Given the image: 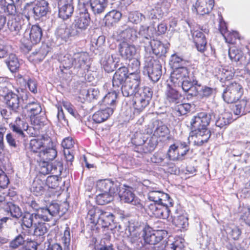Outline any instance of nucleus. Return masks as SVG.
Wrapping results in <instances>:
<instances>
[{
  "instance_id": "obj_19",
  "label": "nucleus",
  "mask_w": 250,
  "mask_h": 250,
  "mask_svg": "<svg viewBox=\"0 0 250 250\" xmlns=\"http://www.w3.org/2000/svg\"><path fill=\"white\" fill-rule=\"evenodd\" d=\"M49 143H51V146H45V147L40 152L39 154H37V158L50 162L57 157V151L55 146L53 145L51 139H50Z\"/></svg>"
},
{
  "instance_id": "obj_53",
  "label": "nucleus",
  "mask_w": 250,
  "mask_h": 250,
  "mask_svg": "<svg viewBox=\"0 0 250 250\" xmlns=\"http://www.w3.org/2000/svg\"><path fill=\"white\" fill-rule=\"evenodd\" d=\"M226 42L229 44H234L237 40H240V36L237 31H229L223 36Z\"/></svg>"
},
{
  "instance_id": "obj_47",
  "label": "nucleus",
  "mask_w": 250,
  "mask_h": 250,
  "mask_svg": "<svg viewBox=\"0 0 250 250\" xmlns=\"http://www.w3.org/2000/svg\"><path fill=\"white\" fill-rule=\"evenodd\" d=\"M229 56L232 61L237 62L242 60L243 53L241 50L235 47H232L229 49Z\"/></svg>"
},
{
  "instance_id": "obj_31",
  "label": "nucleus",
  "mask_w": 250,
  "mask_h": 250,
  "mask_svg": "<svg viewBox=\"0 0 250 250\" xmlns=\"http://www.w3.org/2000/svg\"><path fill=\"white\" fill-rule=\"evenodd\" d=\"M151 47L153 53L158 57L165 56L168 49L167 46L157 40H154L152 41Z\"/></svg>"
},
{
  "instance_id": "obj_33",
  "label": "nucleus",
  "mask_w": 250,
  "mask_h": 250,
  "mask_svg": "<svg viewBox=\"0 0 250 250\" xmlns=\"http://www.w3.org/2000/svg\"><path fill=\"white\" fill-rule=\"evenodd\" d=\"M90 6L95 14L104 12L107 6V0H90Z\"/></svg>"
},
{
  "instance_id": "obj_36",
  "label": "nucleus",
  "mask_w": 250,
  "mask_h": 250,
  "mask_svg": "<svg viewBox=\"0 0 250 250\" xmlns=\"http://www.w3.org/2000/svg\"><path fill=\"white\" fill-rule=\"evenodd\" d=\"M100 214L99 219L101 221V224L103 228H108L113 222L114 216L110 212H107L102 210H99Z\"/></svg>"
},
{
  "instance_id": "obj_51",
  "label": "nucleus",
  "mask_w": 250,
  "mask_h": 250,
  "mask_svg": "<svg viewBox=\"0 0 250 250\" xmlns=\"http://www.w3.org/2000/svg\"><path fill=\"white\" fill-rule=\"evenodd\" d=\"M17 9L14 3L8 4L6 6L0 4V14L6 13L7 15L12 16L16 14Z\"/></svg>"
},
{
  "instance_id": "obj_30",
  "label": "nucleus",
  "mask_w": 250,
  "mask_h": 250,
  "mask_svg": "<svg viewBox=\"0 0 250 250\" xmlns=\"http://www.w3.org/2000/svg\"><path fill=\"white\" fill-rule=\"evenodd\" d=\"M122 13L116 10H113L108 12L104 17L105 24L111 26L117 23L121 19Z\"/></svg>"
},
{
  "instance_id": "obj_23",
  "label": "nucleus",
  "mask_w": 250,
  "mask_h": 250,
  "mask_svg": "<svg viewBox=\"0 0 250 250\" xmlns=\"http://www.w3.org/2000/svg\"><path fill=\"white\" fill-rule=\"evenodd\" d=\"M119 52L121 56L125 59H130L136 53L134 45L129 44L126 42H122L119 45Z\"/></svg>"
},
{
  "instance_id": "obj_58",
  "label": "nucleus",
  "mask_w": 250,
  "mask_h": 250,
  "mask_svg": "<svg viewBox=\"0 0 250 250\" xmlns=\"http://www.w3.org/2000/svg\"><path fill=\"white\" fill-rule=\"evenodd\" d=\"M191 107V104L188 103H184L178 105L175 108L177 115L180 116L186 114L190 110Z\"/></svg>"
},
{
  "instance_id": "obj_8",
  "label": "nucleus",
  "mask_w": 250,
  "mask_h": 250,
  "mask_svg": "<svg viewBox=\"0 0 250 250\" xmlns=\"http://www.w3.org/2000/svg\"><path fill=\"white\" fill-rule=\"evenodd\" d=\"M147 214L153 217L167 219L170 212L168 208L158 203H150L146 208Z\"/></svg>"
},
{
  "instance_id": "obj_6",
  "label": "nucleus",
  "mask_w": 250,
  "mask_h": 250,
  "mask_svg": "<svg viewBox=\"0 0 250 250\" xmlns=\"http://www.w3.org/2000/svg\"><path fill=\"white\" fill-rule=\"evenodd\" d=\"M142 236L146 244L155 245L163 239V232L153 230L148 225H146L142 229Z\"/></svg>"
},
{
  "instance_id": "obj_62",
  "label": "nucleus",
  "mask_w": 250,
  "mask_h": 250,
  "mask_svg": "<svg viewBox=\"0 0 250 250\" xmlns=\"http://www.w3.org/2000/svg\"><path fill=\"white\" fill-rule=\"evenodd\" d=\"M220 81L222 83H226L232 80L234 77V73L231 71L223 69L219 74Z\"/></svg>"
},
{
  "instance_id": "obj_56",
  "label": "nucleus",
  "mask_w": 250,
  "mask_h": 250,
  "mask_svg": "<svg viewBox=\"0 0 250 250\" xmlns=\"http://www.w3.org/2000/svg\"><path fill=\"white\" fill-rule=\"evenodd\" d=\"M129 62L128 64V70L132 71L131 73H139L140 74V62L137 58H131L128 59Z\"/></svg>"
},
{
  "instance_id": "obj_48",
  "label": "nucleus",
  "mask_w": 250,
  "mask_h": 250,
  "mask_svg": "<svg viewBox=\"0 0 250 250\" xmlns=\"http://www.w3.org/2000/svg\"><path fill=\"white\" fill-rule=\"evenodd\" d=\"M34 227V235L36 236H43L47 231L46 224L43 222L37 220Z\"/></svg>"
},
{
  "instance_id": "obj_49",
  "label": "nucleus",
  "mask_w": 250,
  "mask_h": 250,
  "mask_svg": "<svg viewBox=\"0 0 250 250\" xmlns=\"http://www.w3.org/2000/svg\"><path fill=\"white\" fill-rule=\"evenodd\" d=\"M167 155L169 160L173 161L181 160L180 155L177 149L176 145L175 144L171 145L169 146Z\"/></svg>"
},
{
  "instance_id": "obj_28",
  "label": "nucleus",
  "mask_w": 250,
  "mask_h": 250,
  "mask_svg": "<svg viewBox=\"0 0 250 250\" xmlns=\"http://www.w3.org/2000/svg\"><path fill=\"white\" fill-rule=\"evenodd\" d=\"M174 87L172 84H167L165 94L166 99L170 103L177 104L179 103L181 94Z\"/></svg>"
},
{
  "instance_id": "obj_61",
  "label": "nucleus",
  "mask_w": 250,
  "mask_h": 250,
  "mask_svg": "<svg viewBox=\"0 0 250 250\" xmlns=\"http://www.w3.org/2000/svg\"><path fill=\"white\" fill-rule=\"evenodd\" d=\"M134 194L129 190L125 189L121 196V199L125 203H130L133 201Z\"/></svg>"
},
{
  "instance_id": "obj_2",
  "label": "nucleus",
  "mask_w": 250,
  "mask_h": 250,
  "mask_svg": "<svg viewBox=\"0 0 250 250\" xmlns=\"http://www.w3.org/2000/svg\"><path fill=\"white\" fill-rule=\"evenodd\" d=\"M244 94V88L239 83L231 82L226 85L223 91L222 97L228 104H233L238 101Z\"/></svg>"
},
{
  "instance_id": "obj_11",
  "label": "nucleus",
  "mask_w": 250,
  "mask_h": 250,
  "mask_svg": "<svg viewBox=\"0 0 250 250\" xmlns=\"http://www.w3.org/2000/svg\"><path fill=\"white\" fill-rule=\"evenodd\" d=\"M85 5V4L83 3V11H81L76 16L74 21L75 27L81 30H85L89 26L91 20L88 10L84 8Z\"/></svg>"
},
{
  "instance_id": "obj_60",
  "label": "nucleus",
  "mask_w": 250,
  "mask_h": 250,
  "mask_svg": "<svg viewBox=\"0 0 250 250\" xmlns=\"http://www.w3.org/2000/svg\"><path fill=\"white\" fill-rule=\"evenodd\" d=\"M56 34L58 39L66 42L70 37V33L67 28H60L57 29Z\"/></svg>"
},
{
  "instance_id": "obj_18",
  "label": "nucleus",
  "mask_w": 250,
  "mask_h": 250,
  "mask_svg": "<svg viewBox=\"0 0 250 250\" xmlns=\"http://www.w3.org/2000/svg\"><path fill=\"white\" fill-rule=\"evenodd\" d=\"M214 6V0H197L195 8L197 14L201 15L209 14Z\"/></svg>"
},
{
  "instance_id": "obj_39",
  "label": "nucleus",
  "mask_w": 250,
  "mask_h": 250,
  "mask_svg": "<svg viewBox=\"0 0 250 250\" xmlns=\"http://www.w3.org/2000/svg\"><path fill=\"white\" fill-rule=\"evenodd\" d=\"M44 181L39 178L36 177L32 183V191L36 196L42 195L44 192Z\"/></svg>"
},
{
  "instance_id": "obj_45",
  "label": "nucleus",
  "mask_w": 250,
  "mask_h": 250,
  "mask_svg": "<svg viewBox=\"0 0 250 250\" xmlns=\"http://www.w3.org/2000/svg\"><path fill=\"white\" fill-rule=\"evenodd\" d=\"M193 86H197L200 87L201 84L199 83L198 81L196 80H191L189 76L182 82L179 87H181L184 91L188 92Z\"/></svg>"
},
{
  "instance_id": "obj_15",
  "label": "nucleus",
  "mask_w": 250,
  "mask_h": 250,
  "mask_svg": "<svg viewBox=\"0 0 250 250\" xmlns=\"http://www.w3.org/2000/svg\"><path fill=\"white\" fill-rule=\"evenodd\" d=\"M49 137H45L44 135L30 140L28 144V149L32 153L39 154L45 147V141L50 140Z\"/></svg>"
},
{
  "instance_id": "obj_57",
  "label": "nucleus",
  "mask_w": 250,
  "mask_h": 250,
  "mask_svg": "<svg viewBox=\"0 0 250 250\" xmlns=\"http://www.w3.org/2000/svg\"><path fill=\"white\" fill-rule=\"evenodd\" d=\"M177 149L181 158V160L185 159L186 155L189 150V146L186 142H180L176 145Z\"/></svg>"
},
{
  "instance_id": "obj_63",
  "label": "nucleus",
  "mask_w": 250,
  "mask_h": 250,
  "mask_svg": "<svg viewBox=\"0 0 250 250\" xmlns=\"http://www.w3.org/2000/svg\"><path fill=\"white\" fill-rule=\"evenodd\" d=\"M24 243V238L21 234H19L10 242V247L13 249H16L20 246L23 245Z\"/></svg>"
},
{
  "instance_id": "obj_16",
  "label": "nucleus",
  "mask_w": 250,
  "mask_h": 250,
  "mask_svg": "<svg viewBox=\"0 0 250 250\" xmlns=\"http://www.w3.org/2000/svg\"><path fill=\"white\" fill-rule=\"evenodd\" d=\"M36 161L37 162L36 168L40 174L46 175L49 173H60V170H58L57 167L56 166H53L52 164H50V162L37 158H36Z\"/></svg>"
},
{
  "instance_id": "obj_3",
  "label": "nucleus",
  "mask_w": 250,
  "mask_h": 250,
  "mask_svg": "<svg viewBox=\"0 0 250 250\" xmlns=\"http://www.w3.org/2000/svg\"><path fill=\"white\" fill-rule=\"evenodd\" d=\"M141 83V77L139 73H130L127 77L126 81L121 87L124 96H133L138 92Z\"/></svg>"
},
{
  "instance_id": "obj_27",
  "label": "nucleus",
  "mask_w": 250,
  "mask_h": 250,
  "mask_svg": "<svg viewBox=\"0 0 250 250\" xmlns=\"http://www.w3.org/2000/svg\"><path fill=\"white\" fill-rule=\"evenodd\" d=\"M113 113V109L110 107L99 110L93 114L92 119L95 123L100 124L107 120Z\"/></svg>"
},
{
  "instance_id": "obj_55",
  "label": "nucleus",
  "mask_w": 250,
  "mask_h": 250,
  "mask_svg": "<svg viewBox=\"0 0 250 250\" xmlns=\"http://www.w3.org/2000/svg\"><path fill=\"white\" fill-rule=\"evenodd\" d=\"M47 177L46 180V185L49 188L56 189L59 187V181L57 176L59 174H54Z\"/></svg>"
},
{
  "instance_id": "obj_21",
  "label": "nucleus",
  "mask_w": 250,
  "mask_h": 250,
  "mask_svg": "<svg viewBox=\"0 0 250 250\" xmlns=\"http://www.w3.org/2000/svg\"><path fill=\"white\" fill-rule=\"evenodd\" d=\"M4 100L8 108L17 111L20 107V97L17 94L12 91L8 92L4 96Z\"/></svg>"
},
{
  "instance_id": "obj_32",
  "label": "nucleus",
  "mask_w": 250,
  "mask_h": 250,
  "mask_svg": "<svg viewBox=\"0 0 250 250\" xmlns=\"http://www.w3.org/2000/svg\"><path fill=\"white\" fill-rule=\"evenodd\" d=\"M47 54L46 49L44 47H41L29 56L28 60L33 63H38L45 58Z\"/></svg>"
},
{
  "instance_id": "obj_37",
  "label": "nucleus",
  "mask_w": 250,
  "mask_h": 250,
  "mask_svg": "<svg viewBox=\"0 0 250 250\" xmlns=\"http://www.w3.org/2000/svg\"><path fill=\"white\" fill-rule=\"evenodd\" d=\"M5 62L11 72H16L19 70L20 64L16 55L10 54Z\"/></svg>"
},
{
  "instance_id": "obj_20",
  "label": "nucleus",
  "mask_w": 250,
  "mask_h": 250,
  "mask_svg": "<svg viewBox=\"0 0 250 250\" xmlns=\"http://www.w3.org/2000/svg\"><path fill=\"white\" fill-rule=\"evenodd\" d=\"M10 129L18 135L25 137L24 131L28 128V123L20 117H17L15 120L9 124Z\"/></svg>"
},
{
  "instance_id": "obj_26",
  "label": "nucleus",
  "mask_w": 250,
  "mask_h": 250,
  "mask_svg": "<svg viewBox=\"0 0 250 250\" xmlns=\"http://www.w3.org/2000/svg\"><path fill=\"white\" fill-rule=\"evenodd\" d=\"M24 109L28 112V116L30 118L31 121L33 122L34 124H38L36 122L35 117L39 114L42 111V107L41 105L37 102H32L27 104Z\"/></svg>"
},
{
  "instance_id": "obj_34",
  "label": "nucleus",
  "mask_w": 250,
  "mask_h": 250,
  "mask_svg": "<svg viewBox=\"0 0 250 250\" xmlns=\"http://www.w3.org/2000/svg\"><path fill=\"white\" fill-rule=\"evenodd\" d=\"M4 208L5 211L13 218H19L22 215V211L19 207L12 202H7Z\"/></svg>"
},
{
  "instance_id": "obj_9",
  "label": "nucleus",
  "mask_w": 250,
  "mask_h": 250,
  "mask_svg": "<svg viewBox=\"0 0 250 250\" xmlns=\"http://www.w3.org/2000/svg\"><path fill=\"white\" fill-rule=\"evenodd\" d=\"M189 71L187 67H176L170 75V82L175 87H179L182 82L188 78Z\"/></svg>"
},
{
  "instance_id": "obj_64",
  "label": "nucleus",
  "mask_w": 250,
  "mask_h": 250,
  "mask_svg": "<svg viewBox=\"0 0 250 250\" xmlns=\"http://www.w3.org/2000/svg\"><path fill=\"white\" fill-rule=\"evenodd\" d=\"M75 144V141L71 137H65L62 142L61 145L64 149L72 148Z\"/></svg>"
},
{
  "instance_id": "obj_38",
  "label": "nucleus",
  "mask_w": 250,
  "mask_h": 250,
  "mask_svg": "<svg viewBox=\"0 0 250 250\" xmlns=\"http://www.w3.org/2000/svg\"><path fill=\"white\" fill-rule=\"evenodd\" d=\"M133 96H134L132 103L133 107L135 112L140 113L148 105L149 103L135 94Z\"/></svg>"
},
{
  "instance_id": "obj_12",
  "label": "nucleus",
  "mask_w": 250,
  "mask_h": 250,
  "mask_svg": "<svg viewBox=\"0 0 250 250\" xmlns=\"http://www.w3.org/2000/svg\"><path fill=\"white\" fill-rule=\"evenodd\" d=\"M128 70L126 67L122 66L115 72L112 79V85L114 89L118 91L124 85L128 77Z\"/></svg>"
},
{
  "instance_id": "obj_10",
  "label": "nucleus",
  "mask_w": 250,
  "mask_h": 250,
  "mask_svg": "<svg viewBox=\"0 0 250 250\" xmlns=\"http://www.w3.org/2000/svg\"><path fill=\"white\" fill-rule=\"evenodd\" d=\"M189 135L195 146H202L207 143L211 136L210 131L207 129L190 131Z\"/></svg>"
},
{
  "instance_id": "obj_13",
  "label": "nucleus",
  "mask_w": 250,
  "mask_h": 250,
  "mask_svg": "<svg viewBox=\"0 0 250 250\" xmlns=\"http://www.w3.org/2000/svg\"><path fill=\"white\" fill-rule=\"evenodd\" d=\"M24 24V20L20 15H13L9 17L7 21V28L14 36L20 35L21 30Z\"/></svg>"
},
{
  "instance_id": "obj_41",
  "label": "nucleus",
  "mask_w": 250,
  "mask_h": 250,
  "mask_svg": "<svg viewBox=\"0 0 250 250\" xmlns=\"http://www.w3.org/2000/svg\"><path fill=\"white\" fill-rule=\"evenodd\" d=\"M239 214L240 220L250 226V206L240 207Z\"/></svg>"
},
{
  "instance_id": "obj_42",
  "label": "nucleus",
  "mask_w": 250,
  "mask_h": 250,
  "mask_svg": "<svg viewBox=\"0 0 250 250\" xmlns=\"http://www.w3.org/2000/svg\"><path fill=\"white\" fill-rule=\"evenodd\" d=\"M113 183L108 179L99 180L96 183V187L99 190L109 193Z\"/></svg>"
},
{
  "instance_id": "obj_22",
  "label": "nucleus",
  "mask_w": 250,
  "mask_h": 250,
  "mask_svg": "<svg viewBox=\"0 0 250 250\" xmlns=\"http://www.w3.org/2000/svg\"><path fill=\"white\" fill-rule=\"evenodd\" d=\"M51 206L49 208H42L35 215L37 220L41 222H48L52 219V217L58 213V210H51Z\"/></svg>"
},
{
  "instance_id": "obj_5",
  "label": "nucleus",
  "mask_w": 250,
  "mask_h": 250,
  "mask_svg": "<svg viewBox=\"0 0 250 250\" xmlns=\"http://www.w3.org/2000/svg\"><path fill=\"white\" fill-rule=\"evenodd\" d=\"M146 71L150 79L157 82L162 76V66L157 59L149 56L146 61Z\"/></svg>"
},
{
  "instance_id": "obj_43",
  "label": "nucleus",
  "mask_w": 250,
  "mask_h": 250,
  "mask_svg": "<svg viewBox=\"0 0 250 250\" xmlns=\"http://www.w3.org/2000/svg\"><path fill=\"white\" fill-rule=\"evenodd\" d=\"M37 222L35 213L30 214L29 212L25 213L22 217V224L28 229L34 226Z\"/></svg>"
},
{
  "instance_id": "obj_1",
  "label": "nucleus",
  "mask_w": 250,
  "mask_h": 250,
  "mask_svg": "<svg viewBox=\"0 0 250 250\" xmlns=\"http://www.w3.org/2000/svg\"><path fill=\"white\" fill-rule=\"evenodd\" d=\"M42 37V30L39 24H34L27 29L21 39L22 49L29 52L32 46L40 42Z\"/></svg>"
},
{
  "instance_id": "obj_35",
  "label": "nucleus",
  "mask_w": 250,
  "mask_h": 250,
  "mask_svg": "<svg viewBox=\"0 0 250 250\" xmlns=\"http://www.w3.org/2000/svg\"><path fill=\"white\" fill-rule=\"evenodd\" d=\"M172 223L181 231L186 230L188 226V218L183 215L174 217Z\"/></svg>"
},
{
  "instance_id": "obj_54",
  "label": "nucleus",
  "mask_w": 250,
  "mask_h": 250,
  "mask_svg": "<svg viewBox=\"0 0 250 250\" xmlns=\"http://www.w3.org/2000/svg\"><path fill=\"white\" fill-rule=\"evenodd\" d=\"M115 90L113 91L108 92L103 98V103L105 105H114L117 98V94Z\"/></svg>"
},
{
  "instance_id": "obj_24",
  "label": "nucleus",
  "mask_w": 250,
  "mask_h": 250,
  "mask_svg": "<svg viewBox=\"0 0 250 250\" xmlns=\"http://www.w3.org/2000/svg\"><path fill=\"white\" fill-rule=\"evenodd\" d=\"M233 111L236 115L246 114L250 112V98L244 97L235 105Z\"/></svg>"
},
{
  "instance_id": "obj_46",
  "label": "nucleus",
  "mask_w": 250,
  "mask_h": 250,
  "mask_svg": "<svg viewBox=\"0 0 250 250\" xmlns=\"http://www.w3.org/2000/svg\"><path fill=\"white\" fill-rule=\"evenodd\" d=\"M153 91L151 88L148 86H144L142 89H140L139 91L138 89V92L135 93V95L138 97H140V98H142L143 99H144L148 103H149Z\"/></svg>"
},
{
  "instance_id": "obj_4",
  "label": "nucleus",
  "mask_w": 250,
  "mask_h": 250,
  "mask_svg": "<svg viewBox=\"0 0 250 250\" xmlns=\"http://www.w3.org/2000/svg\"><path fill=\"white\" fill-rule=\"evenodd\" d=\"M134 150L138 153H148L153 151L156 145L150 141L146 142L145 136L141 133H136L131 139Z\"/></svg>"
},
{
  "instance_id": "obj_59",
  "label": "nucleus",
  "mask_w": 250,
  "mask_h": 250,
  "mask_svg": "<svg viewBox=\"0 0 250 250\" xmlns=\"http://www.w3.org/2000/svg\"><path fill=\"white\" fill-rule=\"evenodd\" d=\"M158 204L163 205V206L167 208L172 207L173 205L172 200L170 197L169 194L163 192H161V193L160 202Z\"/></svg>"
},
{
  "instance_id": "obj_50",
  "label": "nucleus",
  "mask_w": 250,
  "mask_h": 250,
  "mask_svg": "<svg viewBox=\"0 0 250 250\" xmlns=\"http://www.w3.org/2000/svg\"><path fill=\"white\" fill-rule=\"evenodd\" d=\"M113 200V197L108 192H103L96 196V202L97 204L104 205Z\"/></svg>"
},
{
  "instance_id": "obj_52",
  "label": "nucleus",
  "mask_w": 250,
  "mask_h": 250,
  "mask_svg": "<svg viewBox=\"0 0 250 250\" xmlns=\"http://www.w3.org/2000/svg\"><path fill=\"white\" fill-rule=\"evenodd\" d=\"M101 63L106 72L110 73L114 70V61L109 57L108 58H102L101 60Z\"/></svg>"
},
{
  "instance_id": "obj_29",
  "label": "nucleus",
  "mask_w": 250,
  "mask_h": 250,
  "mask_svg": "<svg viewBox=\"0 0 250 250\" xmlns=\"http://www.w3.org/2000/svg\"><path fill=\"white\" fill-rule=\"evenodd\" d=\"M170 131L166 125L158 126L154 130L153 135L160 142H165L170 139Z\"/></svg>"
},
{
  "instance_id": "obj_7",
  "label": "nucleus",
  "mask_w": 250,
  "mask_h": 250,
  "mask_svg": "<svg viewBox=\"0 0 250 250\" xmlns=\"http://www.w3.org/2000/svg\"><path fill=\"white\" fill-rule=\"evenodd\" d=\"M210 120V119L207 113L200 112L191 119L190 125L188 126L190 131L207 129Z\"/></svg>"
},
{
  "instance_id": "obj_44",
  "label": "nucleus",
  "mask_w": 250,
  "mask_h": 250,
  "mask_svg": "<svg viewBox=\"0 0 250 250\" xmlns=\"http://www.w3.org/2000/svg\"><path fill=\"white\" fill-rule=\"evenodd\" d=\"M73 66H74L73 57L64 56L60 66L61 72L63 76H64V74H67V72H65L64 70H68Z\"/></svg>"
},
{
  "instance_id": "obj_17",
  "label": "nucleus",
  "mask_w": 250,
  "mask_h": 250,
  "mask_svg": "<svg viewBox=\"0 0 250 250\" xmlns=\"http://www.w3.org/2000/svg\"><path fill=\"white\" fill-rule=\"evenodd\" d=\"M48 10V3L45 0L38 1L34 6L31 9L33 14V17L35 20H39L45 16Z\"/></svg>"
},
{
  "instance_id": "obj_14",
  "label": "nucleus",
  "mask_w": 250,
  "mask_h": 250,
  "mask_svg": "<svg viewBox=\"0 0 250 250\" xmlns=\"http://www.w3.org/2000/svg\"><path fill=\"white\" fill-rule=\"evenodd\" d=\"M193 42L197 50L204 53L207 50V41L202 29L191 31Z\"/></svg>"
},
{
  "instance_id": "obj_40",
  "label": "nucleus",
  "mask_w": 250,
  "mask_h": 250,
  "mask_svg": "<svg viewBox=\"0 0 250 250\" xmlns=\"http://www.w3.org/2000/svg\"><path fill=\"white\" fill-rule=\"evenodd\" d=\"M59 16L63 20H67L71 17L74 12L73 5L58 6Z\"/></svg>"
},
{
  "instance_id": "obj_25",
  "label": "nucleus",
  "mask_w": 250,
  "mask_h": 250,
  "mask_svg": "<svg viewBox=\"0 0 250 250\" xmlns=\"http://www.w3.org/2000/svg\"><path fill=\"white\" fill-rule=\"evenodd\" d=\"M88 55L86 52H81L74 54V66L76 69H85L87 68V61Z\"/></svg>"
}]
</instances>
